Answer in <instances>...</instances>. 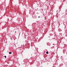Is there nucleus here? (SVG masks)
Instances as JSON below:
<instances>
[{"label": "nucleus", "mask_w": 67, "mask_h": 67, "mask_svg": "<svg viewBox=\"0 0 67 67\" xmlns=\"http://www.w3.org/2000/svg\"><path fill=\"white\" fill-rule=\"evenodd\" d=\"M66 52V49H64L63 50V53H65V52Z\"/></svg>", "instance_id": "nucleus-1"}, {"label": "nucleus", "mask_w": 67, "mask_h": 67, "mask_svg": "<svg viewBox=\"0 0 67 67\" xmlns=\"http://www.w3.org/2000/svg\"><path fill=\"white\" fill-rule=\"evenodd\" d=\"M62 36V34L61 33L59 34V36L60 37H61Z\"/></svg>", "instance_id": "nucleus-2"}, {"label": "nucleus", "mask_w": 67, "mask_h": 67, "mask_svg": "<svg viewBox=\"0 0 67 67\" xmlns=\"http://www.w3.org/2000/svg\"><path fill=\"white\" fill-rule=\"evenodd\" d=\"M63 65V64H60L59 65V67H60V66H62Z\"/></svg>", "instance_id": "nucleus-3"}, {"label": "nucleus", "mask_w": 67, "mask_h": 67, "mask_svg": "<svg viewBox=\"0 0 67 67\" xmlns=\"http://www.w3.org/2000/svg\"><path fill=\"white\" fill-rule=\"evenodd\" d=\"M32 17H33V18H35V16L34 14H33L32 15Z\"/></svg>", "instance_id": "nucleus-4"}, {"label": "nucleus", "mask_w": 67, "mask_h": 67, "mask_svg": "<svg viewBox=\"0 0 67 67\" xmlns=\"http://www.w3.org/2000/svg\"><path fill=\"white\" fill-rule=\"evenodd\" d=\"M58 31H59V32H60L61 31H62V30H61L60 29H58Z\"/></svg>", "instance_id": "nucleus-5"}, {"label": "nucleus", "mask_w": 67, "mask_h": 67, "mask_svg": "<svg viewBox=\"0 0 67 67\" xmlns=\"http://www.w3.org/2000/svg\"><path fill=\"white\" fill-rule=\"evenodd\" d=\"M47 45L48 46H49V43L47 42Z\"/></svg>", "instance_id": "nucleus-6"}, {"label": "nucleus", "mask_w": 67, "mask_h": 67, "mask_svg": "<svg viewBox=\"0 0 67 67\" xmlns=\"http://www.w3.org/2000/svg\"><path fill=\"white\" fill-rule=\"evenodd\" d=\"M37 56H39V54L37 53Z\"/></svg>", "instance_id": "nucleus-7"}, {"label": "nucleus", "mask_w": 67, "mask_h": 67, "mask_svg": "<svg viewBox=\"0 0 67 67\" xmlns=\"http://www.w3.org/2000/svg\"><path fill=\"white\" fill-rule=\"evenodd\" d=\"M46 54H48V52L47 51V52H46Z\"/></svg>", "instance_id": "nucleus-8"}, {"label": "nucleus", "mask_w": 67, "mask_h": 67, "mask_svg": "<svg viewBox=\"0 0 67 67\" xmlns=\"http://www.w3.org/2000/svg\"><path fill=\"white\" fill-rule=\"evenodd\" d=\"M12 53H11V52H9V54H12Z\"/></svg>", "instance_id": "nucleus-9"}, {"label": "nucleus", "mask_w": 67, "mask_h": 67, "mask_svg": "<svg viewBox=\"0 0 67 67\" xmlns=\"http://www.w3.org/2000/svg\"><path fill=\"white\" fill-rule=\"evenodd\" d=\"M67 62H65V65H67Z\"/></svg>", "instance_id": "nucleus-10"}, {"label": "nucleus", "mask_w": 67, "mask_h": 67, "mask_svg": "<svg viewBox=\"0 0 67 67\" xmlns=\"http://www.w3.org/2000/svg\"><path fill=\"white\" fill-rule=\"evenodd\" d=\"M4 57H5V58H7V57L6 56H4Z\"/></svg>", "instance_id": "nucleus-11"}, {"label": "nucleus", "mask_w": 67, "mask_h": 67, "mask_svg": "<svg viewBox=\"0 0 67 67\" xmlns=\"http://www.w3.org/2000/svg\"><path fill=\"white\" fill-rule=\"evenodd\" d=\"M41 10H42V11H43V9H41Z\"/></svg>", "instance_id": "nucleus-12"}, {"label": "nucleus", "mask_w": 67, "mask_h": 67, "mask_svg": "<svg viewBox=\"0 0 67 67\" xmlns=\"http://www.w3.org/2000/svg\"><path fill=\"white\" fill-rule=\"evenodd\" d=\"M38 18H40V16H38Z\"/></svg>", "instance_id": "nucleus-13"}, {"label": "nucleus", "mask_w": 67, "mask_h": 67, "mask_svg": "<svg viewBox=\"0 0 67 67\" xmlns=\"http://www.w3.org/2000/svg\"><path fill=\"white\" fill-rule=\"evenodd\" d=\"M50 37V36H48V37Z\"/></svg>", "instance_id": "nucleus-14"}, {"label": "nucleus", "mask_w": 67, "mask_h": 67, "mask_svg": "<svg viewBox=\"0 0 67 67\" xmlns=\"http://www.w3.org/2000/svg\"><path fill=\"white\" fill-rule=\"evenodd\" d=\"M50 36H52V35H50Z\"/></svg>", "instance_id": "nucleus-15"}, {"label": "nucleus", "mask_w": 67, "mask_h": 67, "mask_svg": "<svg viewBox=\"0 0 67 67\" xmlns=\"http://www.w3.org/2000/svg\"><path fill=\"white\" fill-rule=\"evenodd\" d=\"M66 54H67V53H66Z\"/></svg>", "instance_id": "nucleus-16"}, {"label": "nucleus", "mask_w": 67, "mask_h": 67, "mask_svg": "<svg viewBox=\"0 0 67 67\" xmlns=\"http://www.w3.org/2000/svg\"><path fill=\"white\" fill-rule=\"evenodd\" d=\"M21 46H22V45H21Z\"/></svg>", "instance_id": "nucleus-17"}]
</instances>
